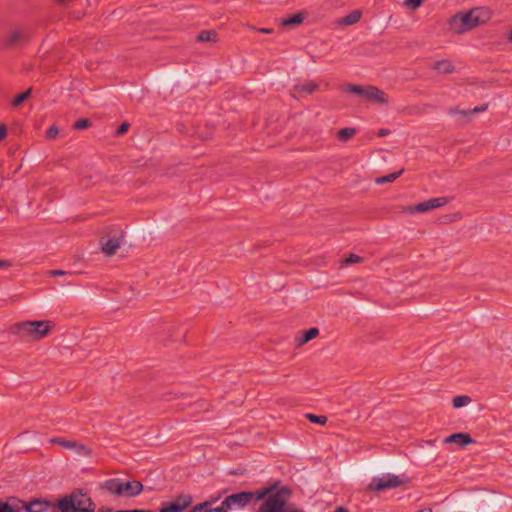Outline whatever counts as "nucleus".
I'll return each instance as SVG.
<instances>
[{
    "label": "nucleus",
    "instance_id": "2",
    "mask_svg": "<svg viewBox=\"0 0 512 512\" xmlns=\"http://www.w3.org/2000/svg\"><path fill=\"white\" fill-rule=\"evenodd\" d=\"M490 11L486 8H474L463 13L458 12L449 21V29L455 34H464L490 20Z\"/></svg>",
    "mask_w": 512,
    "mask_h": 512
},
{
    "label": "nucleus",
    "instance_id": "15",
    "mask_svg": "<svg viewBox=\"0 0 512 512\" xmlns=\"http://www.w3.org/2000/svg\"><path fill=\"white\" fill-rule=\"evenodd\" d=\"M121 239H122V236L112 237V238H108L105 241H101L102 251L107 256H113L121 245Z\"/></svg>",
    "mask_w": 512,
    "mask_h": 512
},
{
    "label": "nucleus",
    "instance_id": "37",
    "mask_svg": "<svg viewBox=\"0 0 512 512\" xmlns=\"http://www.w3.org/2000/svg\"><path fill=\"white\" fill-rule=\"evenodd\" d=\"M48 275L50 276H63V275H66L67 272L64 271V270H59V269H55V270H49L48 272Z\"/></svg>",
    "mask_w": 512,
    "mask_h": 512
},
{
    "label": "nucleus",
    "instance_id": "34",
    "mask_svg": "<svg viewBox=\"0 0 512 512\" xmlns=\"http://www.w3.org/2000/svg\"><path fill=\"white\" fill-rule=\"evenodd\" d=\"M130 127V124L128 122H123L116 130V136H121L125 134Z\"/></svg>",
    "mask_w": 512,
    "mask_h": 512
},
{
    "label": "nucleus",
    "instance_id": "11",
    "mask_svg": "<svg viewBox=\"0 0 512 512\" xmlns=\"http://www.w3.org/2000/svg\"><path fill=\"white\" fill-rule=\"evenodd\" d=\"M23 507L27 512H58L57 504L42 499H35L28 503L23 502Z\"/></svg>",
    "mask_w": 512,
    "mask_h": 512
},
{
    "label": "nucleus",
    "instance_id": "8",
    "mask_svg": "<svg viewBox=\"0 0 512 512\" xmlns=\"http://www.w3.org/2000/svg\"><path fill=\"white\" fill-rule=\"evenodd\" d=\"M30 41V34L27 29L14 28L10 30L2 40V46L7 49L19 47Z\"/></svg>",
    "mask_w": 512,
    "mask_h": 512
},
{
    "label": "nucleus",
    "instance_id": "43",
    "mask_svg": "<svg viewBox=\"0 0 512 512\" xmlns=\"http://www.w3.org/2000/svg\"><path fill=\"white\" fill-rule=\"evenodd\" d=\"M10 266H11L10 262H8L6 260H0V268H8Z\"/></svg>",
    "mask_w": 512,
    "mask_h": 512
},
{
    "label": "nucleus",
    "instance_id": "14",
    "mask_svg": "<svg viewBox=\"0 0 512 512\" xmlns=\"http://www.w3.org/2000/svg\"><path fill=\"white\" fill-rule=\"evenodd\" d=\"M100 488L102 490L107 491L109 494L120 498L121 479L120 478L107 479L103 483L100 484Z\"/></svg>",
    "mask_w": 512,
    "mask_h": 512
},
{
    "label": "nucleus",
    "instance_id": "47",
    "mask_svg": "<svg viewBox=\"0 0 512 512\" xmlns=\"http://www.w3.org/2000/svg\"><path fill=\"white\" fill-rule=\"evenodd\" d=\"M294 512H303V511H294Z\"/></svg>",
    "mask_w": 512,
    "mask_h": 512
},
{
    "label": "nucleus",
    "instance_id": "22",
    "mask_svg": "<svg viewBox=\"0 0 512 512\" xmlns=\"http://www.w3.org/2000/svg\"><path fill=\"white\" fill-rule=\"evenodd\" d=\"M197 40L200 42H216L218 35L214 30H203L197 35Z\"/></svg>",
    "mask_w": 512,
    "mask_h": 512
},
{
    "label": "nucleus",
    "instance_id": "30",
    "mask_svg": "<svg viewBox=\"0 0 512 512\" xmlns=\"http://www.w3.org/2000/svg\"><path fill=\"white\" fill-rule=\"evenodd\" d=\"M160 512H182L180 506L176 505L175 502H170L160 509Z\"/></svg>",
    "mask_w": 512,
    "mask_h": 512
},
{
    "label": "nucleus",
    "instance_id": "29",
    "mask_svg": "<svg viewBox=\"0 0 512 512\" xmlns=\"http://www.w3.org/2000/svg\"><path fill=\"white\" fill-rule=\"evenodd\" d=\"M92 125L91 121L87 118L78 119L74 124L73 128L76 130L86 129Z\"/></svg>",
    "mask_w": 512,
    "mask_h": 512
},
{
    "label": "nucleus",
    "instance_id": "42",
    "mask_svg": "<svg viewBox=\"0 0 512 512\" xmlns=\"http://www.w3.org/2000/svg\"><path fill=\"white\" fill-rule=\"evenodd\" d=\"M388 134H390V130H388V129L382 128L378 131V136H380V137L387 136Z\"/></svg>",
    "mask_w": 512,
    "mask_h": 512
},
{
    "label": "nucleus",
    "instance_id": "25",
    "mask_svg": "<svg viewBox=\"0 0 512 512\" xmlns=\"http://www.w3.org/2000/svg\"><path fill=\"white\" fill-rule=\"evenodd\" d=\"M32 93V87L28 88L26 91L18 94L16 97L13 98L11 104L13 107L20 106L24 101H26Z\"/></svg>",
    "mask_w": 512,
    "mask_h": 512
},
{
    "label": "nucleus",
    "instance_id": "32",
    "mask_svg": "<svg viewBox=\"0 0 512 512\" xmlns=\"http://www.w3.org/2000/svg\"><path fill=\"white\" fill-rule=\"evenodd\" d=\"M404 3L407 7L415 10L422 5L423 0H405Z\"/></svg>",
    "mask_w": 512,
    "mask_h": 512
},
{
    "label": "nucleus",
    "instance_id": "44",
    "mask_svg": "<svg viewBox=\"0 0 512 512\" xmlns=\"http://www.w3.org/2000/svg\"><path fill=\"white\" fill-rule=\"evenodd\" d=\"M177 397H179L177 394L168 393V394L166 395V400H167V401H171V400H173V399H175V398H177Z\"/></svg>",
    "mask_w": 512,
    "mask_h": 512
},
{
    "label": "nucleus",
    "instance_id": "1",
    "mask_svg": "<svg viewBox=\"0 0 512 512\" xmlns=\"http://www.w3.org/2000/svg\"><path fill=\"white\" fill-rule=\"evenodd\" d=\"M291 490L287 486H279L275 482L257 490V501L263 500L256 512H294L302 511L294 504H288Z\"/></svg>",
    "mask_w": 512,
    "mask_h": 512
},
{
    "label": "nucleus",
    "instance_id": "33",
    "mask_svg": "<svg viewBox=\"0 0 512 512\" xmlns=\"http://www.w3.org/2000/svg\"><path fill=\"white\" fill-rule=\"evenodd\" d=\"M59 134V130L55 125H52L46 132V137L49 139H54Z\"/></svg>",
    "mask_w": 512,
    "mask_h": 512
},
{
    "label": "nucleus",
    "instance_id": "5",
    "mask_svg": "<svg viewBox=\"0 0 512 512\" xmlns=\"http://www.w3.org/2000/svg\"><path fill=\"white\" fill-rule=\"evenodd\" d=\"M344 91L347 93L362 96L369 101L376 102L379 104H387L388 103L387 94L376 86H372V85L360 86V85H355V84H348L344 88Z\"/></svg>",
    "mask_w": 512,
    "mask_h": 512
},
{
    "label": "nucleus",
    "instance_id": "46",
    "mask_svg": "<svg viewBox=\"0 0 512 512\" xmlns=\"http://www.w3.org/2000/svg\"><path fill=\"white\" fill-rule=\"evenodd\" d=\"M509 40L512 43V31L510 32Z\"/></svg>",
    "mask_w": 512,
    "mask_h": 512
},
{
    "label": "nucleus",
    "instance_id": "21",
    "mask_svg": "<svg viewBox=\"0 0 512 512\" xmlns=\"http://www.w3.org/2000/svg\"><path fill=\"white\" fill-rule=\"evenodd\" d=\"M488 108V104H483L482 106H479V107H475L471 110H460L458 108H450L449 109V114L453 115V114H461L463 116H467V115H470V114H475V113H479V112H484L486 111Z\"/></svg>",
    "mask_w": 512,
    "mask_h": 512
},
{
    "label": "nucleus",
    "instance_id": "6",
    "mask_svg": "<svg viewBox=\"0 0 512 512\" xmlns=\"http://www.w3.org/2000/svg\"><path fill=\"white\" fill-rule=\"evenodd\" d=\"M406 482L404 476L386 474L382 477L373 478L368 488L373 491H383L385 489L397 488Z\"/></svg>",
    "mask_w": 512,
    "mask_h": 512
},
{
    "label": "nucleus",
    "instance_id": "13",
    "mask_svg": "<svg viewBox=\"0 0 512 512\" xmlns=\"http://www.w3.org/2000/svg\"><path fill=\"white\" fill-rule=\"evenodd\" d=\"M318 89V84L315 81L309 80L293 86L291 95L294 98L305 94H312Z\"/></svg>",
    "mask_w": 512,
    "mask_h": 512
},
{
    "label": "nucleus",
    "instance_id": "36",
    "mask_svg": "<svg viewBox=\"0 0 512 512\" xmlns=\"http://www.w3.org/2000/svg\"><path fill=\"white\" fill-rule=\"evenodd\" d=\"M210 505V502L208 501H205L203 503H200L198 505H196L194 508H193V512H197V511H201V510H209L208 509V506Z\"/></svg>",
    "mask_w": 512,
    "mask_h": 512
},
{
    "label": "nucleus",
    "instance_id": "20",
    "mask_svg": "<svg viewBox=\"0 0 512 512\" xmlns=\"http://www.w3.org/2000/svg\"><path fill=\"white\" fill-rule=\"evenodd\" d=\"M306 17V12L301 11L296 14L290 15L281 21L282 26H294L301 24Z\"/></svg>",
    "mask_w": 512,
    "mask_h": 512
},
{
    "label": "nucleus",
    "instance_id": "17",
    "mask_svg": "<svg viewBox=\"0 0 512 512\" xmlns=\"http://www.w3.org/2000/svg\"><path fill=\"white\" fill-rule=\"evenodd\" d=\"M319 335V329L316 327H312L308 330L301 332L299 336L295 338V343L297 347L303 346L307 344L309 341L313 340Z\"/></svg>",
    "mask_w": 512,
    "mask_h": 512
},
{
    "label": "nucleus",
    "instance_id": "31",
    "mask_svg": "<svg viewBox=\"0 0 512 512\" xmlns=\"http://www.w3.org/2000/svg\"><path fill=\"white\" fill-rule=\"evenodd\" d=\"M363 261V258L356 255V254H350L344 261L343 264H353V263H360Z\"/></svg>",
    "mask_w": 512,
    "mask_h": 512
},
{
    "label": "nucleus",
    "instance_id": "38",
    "mask_svg": "<svg viewBox=\"0 0 512 512\" xmlns=\"http://www.w3.org/2000/svg\"><path fill=\"white\" fill-rule=\"evenodd\" d=\"M7 130L8 129L5 124H0V141L6 138Z\"/></svg>",
    "mask_w": 512,
    "mask_h": 512
},
{
    "label": "nucleus",
    "instance_id": "10",
    "mask_svg": "<svg viewBox=\"0 0 512 512\" xmlns=\"http://www.w3.org/2000/svg\"><path fill=\"white\" fill-rule=\"evenodd\" d=\"M49 442L51 444L60 445L66 449L73 450L79 456L90 457L92 454V449L90 447L77 441L66 440L60 437H53L49 440Z\"/></svg>",
    "mask_w": 512,
    "mask_h": 512
},
{
    "label": "nucleus",
    "instance_id": "23",
    "mask_svg": "<svg viewBox=\"0 0 512 512\" xmlns=\"http://www.w3.org/2000/svg\"><path fill=\"white\" fill-rule=\"evenodd\" d=\"M357 133L356 128L354 127H346L342 128L338 131V139L342 142L349 141L355 134Z\"/></svg>",
    "mask_w": 512,
    "mask_h": 512
},
{
    "label": "nucleus",
    "instance_id": "9",
    "mask_svg": "<svg viewBox=\"0 0 512 512\" xmlns=\"http://www.w3.org/2000/svg\"><path fill=\"white\" fill-rule=\"evenodd\" d=\"M450 202V198L448 197H438V198H431L429 200L420 202L416 204L415 206H409L405 208L403 211L409 212V213H424L427 211H430L432 209L440 208L445 206Z\"/></svg>",
    "mask_w": 512,
    "mask_h": 512
},
{
    "label": "nucleus",
    "instance_id": "45",
    "mask_svg": "<svg viewBox=\"0 0 512 512\" xmlns=\"http://www.w3.org/2000/svg\"><path fill=\"white\" fill-rule=\"evenodd\" d=\"M335 512H348L347 509H345L344 507H338Z\"/></svg>",
    "mask_w": 512,
    "mask_h": 512
},
{
    "label": "nucleus",
    "instance_id": "7",
    "mask_svg": "<svg viewBox=\"0 0 512 512\" xmlns=\"http://www.w3.org/2000/svg\"><path fill=\"white\" fill-rule=\"evenodd\" d=\"M254 499L257 501V491H243L240 493H235L227 496L225 500L222 502V505L227 510L232 509V507L234 506L238 508H244L248 506Z\"/></svg>",
    "mask_w": 512,
    "mask_h": 512
},
{
    "label": "nucleus",
    "instance_id": "18",
    "mask_svg": "<svg viewBox=\"0 0 512 512\" xmlns=\"http://www.w3.org/2000/svg\"><path fill=\"white\" fill-rule=\"evenodd\" d=\"M361 16L362 12L360 10H354L348 15L338 20V24L342 26H351L353 24H356L360 20Z\"/></svg>",
    "mask_w": 512,
    "mask_h": 512
},
{
    "label": "nucleus",
    "instance_id": "26",
    "mask_svg": "<svg viewBox=\"0 0 512 512\" xmlns=\"http://www.w3.org/2000/svg\"><path fill=\"white\" fill-rule=\"evenodd\" d=\"M175 504L180 506L181 511L186 509L192 503V496L189 494H182L176 497Z\"/></svg>",
    "mask_w": 512,
    "mask_h": 512
},
{
    "label": "nucleus",
    "instance_id": "3",
    "mask_svg": "<svg viewBox=\"0 0 512 512\" xmlns=\"http://www.w3.org/2000/svg\"><path fill=\"white\" fill-rule=\"evenodd\" d=\"M60 512H95L96 505L82 490L73 491L57 503Z\"/></svg>",
    "mask_w": 512,
    "mask_h": 512
},
{
    "label": "nucleus",
    "instance_id": "19",
    "mask_svg": "<svg viewBox=\"0 0 512 512\" xmlns=\"http://www.w3.org/2000/svg\"><path fill=\"white\" fill-rule=\"evenodd\" d=\"M433 69L441 74H450L454 72L455 67L450 60H439L434 63Z\"/></svg>",
    "mask_w": 512,
    "mask_h": 512
},
{
    "label": "nucleus",
    "instance_id": "41",
    "mask_svg": "<svg viewBox=\"0 0 512 512\" xmlns=\"http://www.w3.org/2000/svg\"><path fill=\"white\" fill-rule=\"evenodd\" d=\"M118 512H153L146 509L118 510Z\"/></svg>",
    "mask_w": 512,
    "mask_h": 512
},
{
    "label": "nucleus",
    "instance_id": "16",
    "mask_svg": "<svg viewBox=\"0 0 512 512\" xmlns=\"http://www.w3.org/2000/svg\"><path fill=\"white\" fill-rule=\"evenodd\" d=\"M474 440L471 438V436L467 433H455L452 434L444 439V443H455L458 444L461 447H464L468 444L473 443Z\"/></svg>",
    "mask_w": 512,
    "mask_h": 512
},
{
    "label": "nucleus",
    "instance_id": "39",
    "mask_svg": "<svg viewBox=\"0 0 512 512\" xmlns=\"http://www.w3.org/2000/svg\"><path fill=\"white\" fill-rule=\"evenodd\" d=\"M229 510H227L226 508L223 507V505L221 504L220 507L218 508H212L210 510H206L205 512H228Z\"/></svg>",
    "mask_w": 512,
    "mask_h": 512
},
{
    "label": "nucleus",
    "instance_id": "4",
    "mask_svg": "<svg viewBox=\"0 0 512 512\" xmlns=\"http://www.w3.org/2000/svg\"><path fill=\"white\" fill-rule=\"evenodd\" d=\"M13 328L24 332L32 340L37 341L49 334L52 329V322L49 320L23 321L16 323Z\"/></svg>",
    "mask_w": 512,
    "mask_h": 512
},
{
    "label": "nucleus",
    "instance_id": "35",
    "mask_svg": "<svg viewBox=\"0 0 512 512\" xmlns=\"http://www.w3.org/2000/svg\"><path fill=\"white\" fill-rule=\"evenodd\" d=\"M0 512H17L12 506H10L7 502L0 501Z\"/></svg>",
    "mask_w": 512,
    "mask_h": 512
},
{
    "label": "nucleus",
    "instance_id": "12",
    "mask_svg": "<svg viewBox=\"0 0 512 512\" xmlns=\"http://www.w3.org/2000/svg\"><path fill=\"white\" fill-rule=\"evenodd\" d=\"M144 489L143 484L140 481H123L121 480V497L132 498L139 495Z\"/></svg>",
    "mask_w": 512,
    "mask_h": 512
},
{
    "label": "nucleus",
    "instance_id": "28",
    "mask_svg": "<svg viewBox=\"0 0 512 512\" xmlns=\"http://www.w3.org/2000/svg\"><path fill=\"white\" fill-rule=\"evenodd\" d=\"M306 417H307V419H309L310 422L320 424V425H324L327 422V417L323 416V415H314V414L309 413L306 415Z\"/></svg>",
    "mask_w": 512,
    "mask_h": 512
},
{
    "label": "nucleus",
    "instance_id": "27",
    "mask_svg": "<svg viewBox=\"0 0 512 512\" xmlns=\"http://www.w3.org/2000/svg\"><path fill=\"white\" fill-rule=\"evenodd\" d=\"M471 402V398L467 395H459L455 396L452 400V405L454 408H461L465 405H468Z\"/></svg>",
    "mask_w": 512,
    "mask_h": 512
},
{
    "label": "nucleus",
    "instance_id": "40",
    "mask_svg": "<svg viewBox=\"0 0 512 512\" xmlns=\"http://www.w3.org/2000/svg\"><path fill=\"white\" fill-rule=\"evenodd\" d=\"M256 30L258 32L264 33V34H272L274 32V30L272 28H258Z\"/></svg>",
    "mask_w": 512,
    "mask_h": 512
},
{
    "label": "nucleus",
    "instance_id": "24",
    "mask_svg": "<svg viewBox=\"0 0 512 512\" xmlns=\"http://www.w3.org/2000/svg\"><path fill=\"white\" fill-rule=\"evenodd\" d=\"M403 172H404V169H401V170H399L397 172L390 173L388 175L379 177V178H377L375 180V182L377 184L391 183V182L395 181L397 178H399L402 175Z\"/></svg>",
    "mask_w": 512,
    "mask_h": 512
}]
</instances>
